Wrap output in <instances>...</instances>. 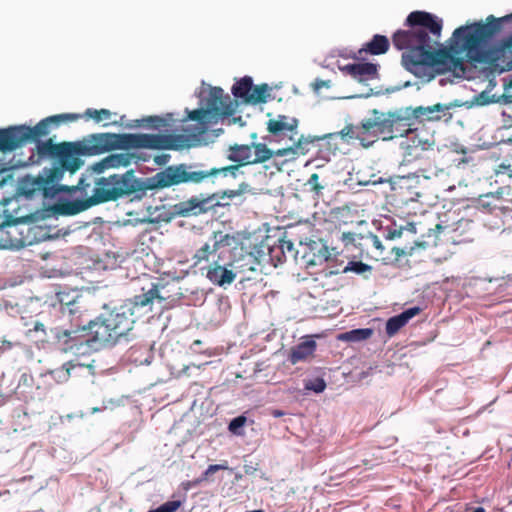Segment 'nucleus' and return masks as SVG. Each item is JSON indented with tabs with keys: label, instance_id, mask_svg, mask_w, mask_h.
<instances>
[{
	"label": "nucleus",
	"instance_id": "f257e3e1",
	"mask_svg": "<svg viewBox=\"0 0 512 512\" xmlns=\"http://www.w3.org/2000/svg\"><path fill=\"white\" fill-rule=\"evenodd\" d=\"M50 130H17L8 132L15 138V149L26 143L35 147L29 157L31 164L51 160L52 166L39 174H27L18 180L17 193L27 200H52L68 190L62 184L65 173L73 175L84 164L82 155H99L113 150L130 149H177L182 147L176 138L160 134L98 133L93 134L87 143H54L48 137Z\"/></svg>",
	"mask_w": 512,
	"mask_h": 512
},
{
	"label": "nucleus",
	"instance_id": "f03ea898",
	"mask_svg": "<svg viewBox=\"0 0 512 512\" xmlns=\"http://www.w3.org/2000/svg\"><path fill=\"white\" fill-rule=\"evenodd\" d=\"M407 30H398L392 36V43L398 50H404L402 65L419 78L433 75L428 70L437 72L465 71L462 58L451 54L447 48L440 47L442 20L425 11L411 12L405 22Z\"/></svg>",
	"mask_w": 512,
	"mask_h": 512
},
{
	"label": "nucleus",
	"instance_id": "7ed1b4c3",
	"mask_svg": "<svg viewBox=\"0 0 512 512\" xmlns=\"http://www.w3.org/2000/svg\"><path fill=\"white\" fill-rule=\"evenodd\" d=\"M271 91L266 83L254 85L250 76L235 80L231 88L233 98L223 88L203 82L195 93L199 106L192 110L186 108L180 121L193 122L197 128L217 125L244 127L250 118V114L245 113L247 105L266 103L272 98Z\"/></svg>",
	"mask_w": 512,
	"mask_h": 512
},
{
	"label": "nucleus",
	"instance_id": "20e7f679",
	"mask_svg": "<svg viewBox=\"0 0 512 512\" xmlns=\"http://www.w3.org/2000/svg\"><path fill=\"white\" fill-rule=\"evenodd\" d=\"M512 20V13L496 18L489 15L486 22H474L460 26L453 32V37L460 42V50L466 53L471 63L487 64L495 70H512V35L498 45H490L491 40L499 34L504 23Z\"/></svg>",
	"mask_w": 512,
	"mask_h": 512
},
{
	"label": "nucleus",
	"instance_id": "39448f33",
	"mask_svg": "<svg viewBox=\"0 0 512 512\" xmlns=\"http://www.w3.org/2000/svg\"><path fill=\"white\" fill-rule=\"evenodd\" d=\"M142 290V294L135 295L132 300L89 322L88 329L94 342L103 346H114L122 340L130 341L135 337L134 308L150 305L154 299L164 300L159 294L157 284L152 283L147 291L144 288Z\"/></svg>",
	"mask_w": 512,
	"mask_h": 512
},
{
	"label": "nucleus",
	"instance_id": "423d86ee",
	"mask_svg": "<svg viewBox=\"0 0 512 512\" xmlns=\"http://www.w3.org/2000/svg\"><path fill=\"white\" fill-rule=\"evenodd\" d=\"M79 119L93 120L94 124L105 126H117L119 128H172L178 121L173 113L164 116H146L141 119L127 120L125 115H118L108 109L88 108L84 113H63L48 116L39 122L9 125L6 128H52L69 124Z\"/></svg>",
	"mask_w": 512,
	"mask_h": 512
},
{
	"label": "nucleus",
	"instance_id": "0eeeda50",
	"mask_svg": "<svg viewBox=\"0 0 512 512\" xmlns=\"http://www.w3.org/2000/svg\"><path fill=\"white\" fill-rule=\"evenodd\" d=\"M213 243L205 242L192 256L193 267H197L206 278L223 287L234 282V273L229 269L231 264V248H236L237 235L214 231Z\"/></svg>",
	"mask_w": 512,
	"mask_h": 512
},
{
	"label": "nucleus",
	"instance_id": "6e6552de",
	"mask_svg": "<svg viewBox=\"0 0 512 512\" xmlns=\"http://www.w3.org/2000/svg\"><path fill=\"white\" fill-rule=\"evenodd\" d=\"M93 170L86 171L78 180L76 185H68L65 193L80 192L82 199H76L63 204L64 213L75 215L83 212L93 206L118 200L117 195H113L114 183L111 174L100 176Z\"/></svg>",
	"mask_w": 512,
	"mask_h": 512
},
{
	"label": "nucleus",
	"instance_id": "1a4fd4ad",
	"mask_svg": "<svg viewBox=\"0 0 512 512\" xmlns=\"http://www.w3.org/2000/svg\"><path fill=\"white\" fill-rule=\"evenodd\" d=\"M269 135L265 137L270 144L275 143V156L288 157V160H295L297 157L307 154L316 142L344 138L343 130L325 134L322 136L304 135L300 130H268Z\"/></svg>",
	"mask_w": 512,
	"mask_h": 512
},
{
	"label": "nucleus",
	"instance_id": "9d476101",
	"mask_svg": "<svg viewBox=\"0 0 512 512\" xmlns=\"http://www.w3.org/2000/svg\"><path fill=\"white\" fill-rule=\"evenodd\" d=\"M111 176L115 186L113 195H117L118 199L138 192L145 193L148 190L175 186L172 165L145 179L137 178L133 169L121 174L113 173Z\"/></svg>",
	"mask_w": 512,
	"mask_h": 512
},
{
	"label": "nucleus",
	"instance_id": "9b49d317",
	"mask_svg": "<svg viewBox=\"0 0 512 512\" xmlns=\"http://www.w3.org/2000/svg\"><path fill=\"white\" fill-rule=\"evenodd\" d=\"M173 166L175 186L182 183L200 184L211 176L218 174L224 177L231 176L236 178L240 172L239 164L228 165L221 168H212L210 170H192V166L187 164H178Z\"/></svg>",
	"mask_w": 512,
	"mask_h": 512
},
{
	"label": "nucleus",
	"instance_id": "f8f14e48",
	"mask_svg": "<svg viewBox=\"0 0 512 512\" xmlns=\"http://www.w3.org/2000/svg\"><path fill=\"white\" fill-rule=\"evenodd\" d=\"M434 144V135L428 130H422L421 133H418V130H403L399 135V147L407 161L418 158L423 151L429 150Z\"/></svg>",
	"mask_w": 512,
	"mask_h": 512
},
{
	"label": "nucleus",
	"instance_id": "ddd939ff",
	"mask_svg": "<svg viewBox=\"0 0 512 512\" xmlns=\"http://www.w3.org/2000/svg\"><path fill=\"white\" fill-rule=\"evenodd\" d=\"M217 195L192 196L187 200L180 201L173 205V214L179 217H197L205 214L217 206Z\"/></svg>",
	"mask_w": 512,
	"mask_h": 512
},
{
	"label": "nucleus",
	"instance_id": "4468645a",
	"mask_svg": "<svg viewBox=\"0 0 512 512\" xmlns=\"http://www.w3.org/2000/svg\"><path fill=\"white\" fill-rule=\"evenodd\" d=\"M231 258L232 261L229 265V269L233 271L234 279L238 273L246 274L256 272L260 265V261L252 252L244 251L238 236L236 248H231Z\"/></svg>",
	"mask_w": 512,
	"mask_h": 512
},
{
	"label": "nucleus",
	"instance_id": "2eb2a0df",
	"mask_svg": "<svg viewBox=\"0 0 512 512\" xmlns=\"http://www.w3.org/2000/svg\"><path fill=\"white\" fill-rule=\"evenodd\" d=\"M439 152H442L443 156H447L449 154L461 155L460 158H452L448 161L449 168H468L471 171H474L480 163V159H476L474 156L469 155L467 148L455 141H452L449 144H445L442 148L439 149Z\"/></svg>",
	"mask_w": 512,
	"mask_h": 512
},
{
	"label": "nucleus",
	"instance_id": "dca6fc26",
	"mask_svg": "<svg viewBox=\"0 0 512 512\" xmlns=\"http://www.w3.org/2000/svg\"><path fill=\"white\" fill-rule=\"evenodd\" d=\"M505 203L502 193H487L479 196L475 207L483 213L499 215L505 214L509 210Z\"/></svg>",
	"mask_w": 512,
	"mask_h": 512
},
{
	"label": "nucleus",
	"instance_id": "f3484780",
	"mask_svg": "<svg viewBox=\"0 0 512 512\" xmlns=\"http://www.w3.org/2000/svg\"><path fill=\"white\" fill-rule=\"evenodd\" d=\"M341 70L358 80L368 81L377 77V65L373 63H353L341 67Z\"/></svg>",
	"mask_w": 512,
	"mask_h": 512
},
{
	"label": "nucleus",
	"instance_id": "a211bd4d",
	"mask_svg": "<svg viewBox=\"0 0 512 512\" xmlns=\"http://www.w3.org/2000/svg\"><path fill=\"white\" fill-rule=\"evenodd\" d=\"M316 347L317 344L315 340H313L312 337L307 336L303 341L291 348L288 359L292 364L306 361L313 356Z\"/></svg>",
	"mask_w": 512,
	"mask_h": 512
},
{
	"label": "nucleus",
	"instance_id": "6ab92c4d",
	"mask_svg": "<svg viewBox=\"0 0 512 512\" xmlns=\"http://www.w3.org/2000/svg\"><path fill=\"white\" fill-rule=\"evenodd\" d=\"M133 158L134 155L129 153L111 154L95 163L93 170L97 173H103L105 169L127 167L131 164Z\"/></svg>",
	"mask_w": 512,
	"mask_h": 512
},
{
	"label": "nucleus",
	"instance_id": "aec40b11",
	"mask_svg": "<svg viewBox=\"0 0 512 512\" xmlns=\"http://www.w3.org/2000/svg\"><path fill=\"white\" fill-rule=\"evenodd\" d=\"M421 312L417 306L404 310L399 315L389 318L386 322V333L389 336L395 335L402 327H404L410 319Z\"/></svg>",
	"mask_w": 512,
	"mask_h": 512
},
{
	"label": "nucleus",
	"instance_id": "412c9836",
	"mask_svg": "<svg viewBox=\"0 0 512 512\" xmlns=\"http://www.w3.org/2000/svg\"><path fill=\"white\" fill-rule=\"evenodd\" d=\"M389 47L390 41L386 36L375 34L372 39L358 51V57L362 58L363 54L382 55L389 50Z\"/></svg>",
	"mask_w": 512,
	"mask_h": 512
},
{
	"label": "nucleus",
	"instance_id": "4be33fe9",
	"mask_svg": "<svg viewBox=\"0 0 512 512\" xmlns=\"http://www.w3.org/2000/svg\"><path fill=\"white\" fill-rule=\"evenodd\" d=\"M227 159L245 166L252 164V146L251 144H234L229 146Z\"/></svg>",
	"mask_w": 512,
	"mask_h": 512
},
{
	"label": "nucleus",
	"instance_id": "5701e85b",
	"mask_svg": "<svg viewBox=\"0 0 512 512\" xmlns=\"http://www.w3.org/2000/svg\"><path fill=\"white\" fill-rule=\"evenodd\" d=\"M448 168V165L446 167H438L437 165L429 162L426 166L420 167L417 170L416 176L423 177L427 180L440 179L449 175V172L447 171Z\"/></svg>",
	"mask_w": 512,
	"mask_h": 512
},
{
	"label": "nucleus",
	"instance_id": "b1692460",
	"mask_svg": "<svg viewBox=\"0 0 512 512\" xmlns=\"http://www.w3.org/2000/svg\"><path fill=\"white\" fill-rule=\"evenodd\" d=\"M483 130H479L475 136H476V142L472 144L473 150H484L489 149L497 144H500L504 142V139H498L497 137L493 135H488V132H491V130H485L484 133Z\"/></svg>",
	"mask_w": 512,
	"mask_h": 512
},
{
	"label": "nucleus",
	"instance_id": "393cba45",
	"mask_svg": "<svg viewBox=\"0 0 512 512\" xmlns=\"http://www.w3.org/2000/svg\"><path fill=\"white\" fill-rule=\"evenodd\" d=\"M439 112H444V108L442 105L436 104L430 107H417L414 110L413 115L415 119L419 120L420 122L425 120L433 121L440 119Z\"/></svg>",
	"mask_w": 512,
	"mask_h": 512
},
{
	"label": "nucleus",
	"instance_id": "a878e982",
	"mask_svg": "<svg viewBox=\"0 0 512 512\" xmlns=\"http://www.w3.org/2000/svg\"><path fill=\"white\" fill-rule=\"evenodd\" d=\"M345 136L342 141L345 140L347 136L353 137L356 135V138L359 139L361 145L365 148L370 147L374 142H376V133L374 130H343L342 132ZM335 138L334 140H337ZM341 140V138H339Z\"/></svg>",
	"mask_w": 512,
	"mask_h": 512
},
{
	"label": "nucleus",
	"instance_id": "bb28decb",
	"mask_svg": "<svg viewBox=\"0 0 512 512\" xmlns=\"http://www.w3.org/2000/svg\"><path fill=\"white\" fill-rule=\"evenodd\" d=\"M252 149H254L255 158L252 159V163H263L275 156V148L270 149L266 143H251Z\"/></svg>",
	"mask_w": 512,
	"mask_h": 512
},
{
	"label": "nucleus",
	"instance_id": "cd10ccee",
	"mask_svg": "<svg viewBox=\"0 0 512 512\" xmlns=\"http://www.w3.org/2000/svg\"><path fill=\"white\" fill-rule=\"evenodd\" d=\"M17 228L12 225L11 222L6 221L0 224V249L8 248L13 245L14 240L12 239L13 231Z\"/></svg>",
	"mask_w": 512,
	"mask_h": 512
},
{
	"label": "nucleus",
	"instance_id": "c85d7f7f",
	"mask_svg": "<svg viewBox=\"0 0 512 512\" xmlns=\"http://www.w3.org/2000/svg\"><path fill=\"white\" fill-rule=\"evenodd\" d=\"M78 332L79 329H62L59 327L50 328V334L52 337L65 345L69 344L70 341L75 340Z\"/></svg>",
	"mask_w": 512,
	"mask_h": 512
},
{
	"label": "nucleus",
	"instance_id": "c756f323",
	"mask_svg": "<svg viewBox=\"0 0 512 512\" xmlns=\"http://www.w3.org/2000/svg\"><path fill=\"white\" fill-rule=\"evenodd\" d=\"M8 187L14 192V196L23 197L17 193L18 181L16 182L12 172L9 169L0 170V188Z\"/></svg>",
	"mask_w": 512,
	"mask_h": 512
},
{
	"label": "nucleus",
	"instance_id": "7c9ffc66",
	"mask_svg": "<svg viewBox=\"0 0 512 512\" xmlns=\"http://www.w3.org/2000/svg\"><path fill=\"white\" fill-rule=\"evenodd\" d=\"M298 119L286 115H279L277 119H270L267 128H297Z\"/></svg>",
	"mask_w": 512,
	"mask_h": 512
},
{
	"label": "nucleus",
	"instance_id": "2f4dec72",
	"mask_svg": "<svg viewBox=\"0 0 512 512\" xmlns=\"http://www.w3.org/2000/svg\"><path fill=\"white\" fill-rule=\"evenodd\" d=\"M373 270L372 266L362 262V261H350L343 268V273L353 272L358 275H365L366 273H371Z\"/></svg>",
	"mask_w": 512,
	"mask_h": 512
},
{
	"label": "nucleus",
	"instance_id": "473e14b6",
	"mask_svg": "<svg viewBox=\"0 0 512 512\" xmlns=\"http://www.w3.org/2000/svg\"><path fill=\"white\" fill-rule=\"evenodd\" d=\"M15 130H0V151L10 152L15 150L16 141L8 132Z\"/></svg>",
	"mask_w": 512,
	"mask_h": 512
},
{
	"label": "nucleus",
	"instance_id": "72a5a7b5",
	"mask_svg": "<svg viewBox=\"0 0 512 512\" xmlns=\"http://www.w3.org/2000/svg\"><path fill=\"white\" fill-rule=\"evenodd\" d=\"M75 368H82V365L67 362L64 363L62 367L55 369L52 374H54L55 378L59 381H67L70 377L71 370Z\"/></svg>",
	"mask_w": 512,
	"mask_h": 512
},
{
	"label": "nucleus",
	"instance_id": "f704fd0d",
	"mask_svg": "<svg viewBox=\"0 0 512 512\" xmlns=\"http://www.w3.org/2000/svg\"><path fill=\"white\" fill-rule=\"evenodd\" d=\"M370 241L372 246L378 251L377 256L386 264H388V261L390 260V256L385 253V247L382 244L381 240L376 235L370 236Z\"/></svg>",
	"mask_w": 512,
	"mask_h": 512
},
{
	"label": "nucleus",
	"instance_id": "c9c22d12",
	"mask_svg": "<svg viewBox=\"0 0 512 512\" xmlns=\"http://www.w3.org/2000/svg\"><path fill=\"white\" fill-rule=\"evenodd\" d=\"M56 301L60 304L62 311H64V307H66L69 309V313H73L70 306L75 304L74 296H70L69 293L58 292L56 293Z\"/></svg>",
	"mask_w": 512,
	"mask_h": 512
},
{
	"label": "nucleus",
	"instance_id": "e433bc0d",
	"mask_svg": "<svg viewBox=\"0 0 512 512\" xmlns=\"http://www.w3.org/2000/svg\"><path fill=\"white\" fill-rule=\"evenodd\" d=\"M181 505L182 502L180 500L167 501L156 509L149 510L148 512H176Z\"/></svg>",
	"mask_w": 512,
	"mask_h": 512
},
{
	"label": "nucleus",
	"instance_id": "4c0bfd02",
	"mask_svg": "<svg viewBox=\"0 0 512 512\" xmlns=\"http://www.w3.org/2000/svg\"><path fill=\"white\" fill-rule=\"evenodd\" d=\"M412 252L413 247H410L409 250H407L406 248L392 247L389 253L392 254L393 257L390 256V260L388 261V263L398 262L401 257L405 255H412Z\"/></svg>",
	"mask_w": 512,
	"mask_h": 512
},
{
	"label": "nucleus",
	"instance_id": "58836bf2",
	"mask_svg": "<svg viewBox=\"0 0 512 512\" xmlns=\"http://www.w3.org/2000/svg\"><path fill=\"white\" fill-rule=\"evenodd\" d=\"M326 383L322 378H315L313 380H309L305 384V389L314 391L316 393H321L325 390Z\"/></svg>",
	"mask_w": 512,
	"mask_h": 512
},
{
	"label": "nucleus",
	"instance_id": "ea45409f",
	"mask_svg": "<svg viewBox=\"0 0 512 512\" xmlns=\"http://www.w3.org/2000/svg\"><path fill=\"white\" fill-rule=\"evenodd\" d=\"M348 339L351 340H364L372 335L371 329H355L346 334Z\"/></svg>",
	"mask_w": 512,
	"mask_h": 512
},
{
	"label": "nucleus",
	"instance_id": "a19ab883",
	"mask_svg": "<svg viewBox=\"0 0 512 512\" xmlns=\"http://www.w3.org/2000/svg\"><path fill=\"white\" fill-rule=\"evenodd\" d=\"M229 467H228V463L227 461H224L223 463H220V464H212V465H209L207 467V469L204 471L203 475H202V479L203 480H209L211 475H213L214 473H216L217 471H220V470H227Z\"/></svg>",
	"mask_w": 512,
	"mask_h": 512
},
{
	"label": "nucleus",
	"instance_id": "79ce46f5",
	"mask_svg": "<svg viewBox=\"0 0 512 512\" xmlns=\"http://www.w3.org/2000/svg\"><path fill=\"white\" fill-rule=\"evenodd\" d=\"M37 333H41V337H39V340L40 341H46L47 340V332H46V329H45V326L43 323L41 322H35L34 326L32 329H29L28 332H27V335L28 336H32L33 334H37Z\"/></svg>",
	"mask_w": 512,
	"mask_h": 512
},
{
	"label": "nucleus",
	"instance_id": "37998d69",
	"mask_svg": "<svg viewBox=\"0 0 512 512\" xmlns=\"http://www.w3.org/2000/svg\"><path fill=\"white\" fill-rule=\"evenodd\" d=\"M280 249L283 253V255L286 257V254H288L290 257L296 256V250L294 248V244L290 240H281L280 241Z\"/></svg>",
	"mask_w": 512,
	"mask_h": 512
},
{
	"label": "nucleus",
	"instance_id": "c03bdc74",
	"mask_svg": "<svg viewBox=\"0 0 512 512\" xmlns=\"http://www.w3.org/2000/svg\"><path fill=\"white\" fill-rule=\"evenodd\" d=\"M246 423V417L245 416H238L231 420L229 423L228 429L230 432L234 434H239L238 429L243 427Z\"/></svg>",
	"mask_w": 512,
	"mask_h": 512
},
{
	"label": "nucleus",
	"instance_id": "a18cd8bd",
	"mask_svg": "<svg viewBox=\"0 0 512 512\" xmlns=\"http://www.w3.org/2000/svg\"><path fill=\"white\" fill-rule=\"evenodd\" d=\"M376 133V141L382 140V141H389L393 139L399 140V135H393V130H374Z\"/></svg>",
	"mask_w": 512,
	"mask_h": 512
},
{
	"label": "nucleus",
	"instance_id": "49530a36",
	"mask_svg": "<svg viewBox=\"0 0 512 512\" xmlns=\"http://www.w3.org/2000/svg\"><path fill=\"white\" fill-rule=\"evenodd\" d=\"M239 194H240V191H238V190H226L223 192L213 193L212 195H217V199L215 201L217 202V206H219L221 199H224L225 197L231 199V198L238 196Z\"/></svg>",
	"mask_w": 512,
	"mask_h": 512
},
{
	"label": "nucleus",
	"instance_id": "de8ad7c7",
	"mask_svg": "<svg viewBox=\"0 0 512 512\" xmlns=\"http://www.w3.org/2000/svg\"><path fill=\"white\" fill-rule=\"evenodd\" d=\"M308 185H310L311 189L315 191L317 194L321 192L323 186L319 184V175L317 173H313L308 179Z\"/></svg>",
	"mask_w": 512,
	"mask_h": 512
},
{
	"label": "nucleus",
	"instance_id": "09e8293b",
	"mask_svg": "<svg viewBox=\"0 0 512 512\" xmlns=\"http://www.w3.org/2000/svg\"><path fill=\"white\" fill-rule=\"evenodd\" d=\"M497 175H507L508 177H512V163H501L497 166L496 169Z\"/></svg>",
	"mask_w": 512,
	"mask_h": 512
},
{
	"label": "nucleus",
	"instance_id": "8fccbe9b",
	"mask_svg": "<svg viewBox=\"0 0 512 512\" xmlns=\"http://www.w3.org/2000/svg\"><path fill=\"white\" fill-rule=\"evenodd\" d=\"M503 97L506 103H512V80L505 86Z\"/></svg>",
	"mask_w": 512,
	"mask_h": 512
},
{
	"label": "nucleus",
	"instance_id": "3c124183",
	"mask_svg": "<svg viewBox=\"0 0 512 512\" xmlns=\"http://www.w3.org/2000/svg\"><path fill=\"white\" fill-rule=\"evenodd\" d=\"M14 347V343L9 340H2L0 343V354L5 353L6 351L11 350Z\"/></svg>",
	"mask_w": 512,
	"mask_h": 512
},
{
	"label": "nucleus",
	"instance_id": "603ef678",
	"mask_svg": "<svg viewBox=\"0 0 512 512\" xmlns=\"http://www.w3.org/2000/svg\"><path fill=\"white\" fill-rule=\"evenodd\" d=\"M192 131H193V132H197V134H198L199 136H201V135L205 134L206 132H208L209 130L201 129V130H192ZM212 131H213V132H215V133H214V135H215V136H219V134H220L221 132H223V130H212Z\"/></svg>",
	"mask_w": 512,
	"mask_h": 512
},
{
	"label": "nucleus",
	"instance_id": "864d4df0",
	"mask_svg": "<svg viewBox=\"0 0 512 512\" xmlns=\"http://www.w3.org/2000/svg\"><path fill=\"white\" fill-rule=\"evenodd\" d=\"M11 201V198L9 197H3L1 200H0V204L6 206L9 204V202Z\"/></svg>",
	"mask_w": 512,
	"mask_h": 512
},
{
	"label": "nucleus",
	"instance_id": "5fc2aeb1",
	"mask_svg": "<svg viewBox=\"0 0 512 512\" xmlns=\"http://www.w3.org/2000/svg\"><path fill=\"white\" fill-rule=\"evenodd\" d=\"M272 415H273L274 417H281V416H283V415H284V413H283L282 411H280V410H274V411L272 412Z\"/></svg>",
	"mask_w": 512,
	"mask_h": 512
},
{
	"label": "nucleus",
	"instance_id": "6e6d98bb",
	"mask_svg": "<svg viewBox=\"0 0 512 512\" xmlns=\"http://www.w3.org/2000/svg\"><path fill=\"white\" fill-rule=\"evenodd\" d=\"M362 128L363 129H366V128H372V124L368 123V124H363L362 125Z\"/></svg>",
	"mask_w": 512,
	"mask_h": 512
},
{
	"label": "nucleus",
	"instance_id": "4d7b16f0",
	"mask_svg": "<svg viewBox=\"0 0 512 512\" xmlns=\"http://www.w3.org/2000/svg\"><path fill=\"white\" fill-rule=\"evenodd\" d=\"M324 250H325V254H324V259L327 260L328 259V250L326 247H324Z\"/></svg>",
	"mask_w": 512,
	"mask_h": 512
},
{
	"label": "nucleus",
	"instance_id": "13d9d810",
	"mask_svg": "<svg viewBox=\"0 0 512 512\" xmlns=\"http://www.w3.org/2000/svg\"><path fill=\"white\" fill-rule=\"evenodd\" d=\"M395 235H396V232L389 233L388 238H389V239H393V238L395 237Z\"/></svg>",
	"mask_w": 512,
	"mask_h": 512
},
{
	"label": "nucleus",
	"instance_id": "bf43d9fd",
	"mask_svg": "<svg viewBox=\"0 0 512 512\" xmlns=\"http://www.w3.org/2000/svg\"><path fill=\"white\" fill-rule=\"evenodd\" d=\"M337 273H339V271H333V270H331V271H329L328 273H326V275H332V274H337Z\"/></svg>",
	"mask_w": 512,
	"mask_h": 512
},
{
	"label": "nucleus",
	"instance_id": "052dcab7",
	"mask_svg": "<svg viewBox=\"0 0 512 512\" xmlns=\"http://www.w3.org/2000/svg\"><path fill=\"white\" fill-rule=\"evenodd\" d=\"M251 138H252V139H256V138H257L256 133H252V134H251Z\"/></svg>",
	"mask_w": 512,
	"mask_h": 512
},
{
	"label": "nucleus",
	"instance_id": "680f3d73",
	"mask_svg": "<svg viewBox=\"0 0 512 512\" xmlns=\"http://www.w3.org/2000/svg\"><path fill=\"white\" fill-rule=\"evenodd\" d=\"M97 411H99V408H93V409H92V412H93V413H95V412H97Z\"/></svg>",
	"mask_w": 512,
	"mask_h": 512
},
{
	"label": "nucleus",
	"instance_id": "e2e57ef3",
	"mask_svg": "<svg viewBox=\"0 0 512 512\" xmlns=\"http://www.w3.org/2000/svg\"><path fill=\"white\" fill-rule=\"evenodd\" d=\"M346 128L350 129V128H353V126L352 125H347Z\"/></svg>",
	"mask_w": 512,
	"mask_h": 512
}]
</instances>
